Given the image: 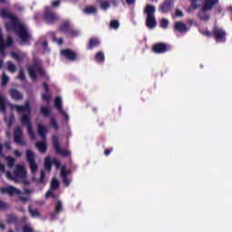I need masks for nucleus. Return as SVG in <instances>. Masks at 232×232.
<instances>
[{
	"label": "nucleus",
	"mask_w": 232,
	"mask_h": 232,
	"mask_svg": "<svg viewBox=\"0 0 232 232\" xmlns=\"http://www.w3.org/2000/svg\"><path fill=\"white\" fill-rule=\"evenodd\" d=\"M0 17L7 19L8 22L5 23L6 29L14 30L22 43H28L32 39L30 33H28V28L8 10L2 9L0 11Z\"/></svg>",
	"instance_id": "f257e3e1"
},
{
	"label": "nucleus",
	"mask_w": 232,
	"mask_h": 232,
	"mask_svg": "<svg viewBox=\"0 0 232 232\" xmlns=\"http://www.w3.org/2000/svg\"><path fill=\"white\" fill-rule=\"evenodd\" d=\"M11 108L15 110L18 113H23L21 116V124L23 126H26L27 131L29 133L30 139H35V133L32 129V108H30V103L28 102H25L24 106L21 105H11Z\"/></svg>",
	"instance_id": "f03ea898"
},
{
	"label": "nucleus",
	"mask_w": 232,
	"mask_h": 232,
	"mask_svg": "<svg viewBox=\"0 0 232 232\" xmlns=\"http://www.w3.org/2000/svg\"><path fill=\"white\" fill-rule=\"evenodd\" d=\"M5 176L9 179V180H14V182H21L22 184H27L28 181H26L24 179L27 177L26 169L24 168V165H15L14 172L6 171Z\"/></svg>",
	"instance_id": "7ed1b4c3"
},
{
	"label": "nucleus",
	"mask_w": 232,
	"mask_h": 232,
	"mask_svg": "<svg viewBox=\"0 0 232 232\" xmlns=\"http://www.w3.org/2000/svg\"><path fill=\"white\" fill-rule=\"evenodd\" d=\"M143 12L147 15L146 24L148 28H155V26H157V20L155 19V6L147 5Z\"/></svg>",
	"instance_id": "20e7f679"
},
{
	"label": "nucleus",
	"mask_w": 232,
	"mask_h": 232,
	"mask_svg": "<svg viewBox=\"0 0 232 232\" xmlns=\"http://www.w3.org/2000/svg\"><path fill=\"white\" fill-rule=\"evenodd\" d=\"M38 133L40 135V137H42V139L44 140V141H39L35 143V146L37 148V150L39 151H41V153H44L46 152V133H48V127L43 125V123H39L38 124Z\"/></svg>",
	"instance_id": "39448f33"
},
{
	"label": "nucleus",
	"mask_w": 232,
	"mask_h": 232,
	"mask_svg": "<svg viewBox=\"0 0 232 232\" xmlns=\"http://www.w3.org/2000/svg\"><path fill=\"white\" fill-rule=\"evenodd\" d=\"M0 193L3 195L6 193L10 197L17 196L22 202H27L28 197H23V192L14 186H7L5 188H0Z\"/></svg>",
	"instance_id": "423d86ee"
},
{
	"label": "nucleus",
	"mask_w": 232,
	"mask_h": 232,
	"mask_svg": "<svg viewBox=\"0 0 232 232\" xmlns=\"http://www.w3.org/2000/svg\"><path fill=\"white\" fill-rule=\"evenodd\" d=\"M227 33L224 28L219 27L218 25H214L212 29V37L216 39L217 43H224Z\"/></svg>",
	"instance_id": "0eeeda50"
},
{
	"label": "nucleus",
	"mask_w": 232,
	"mask_h": 232,
	"mask_svg": "<svg viewBox=\"0 0 232 232\" xmlns=\"http://www.w3.org/2000/svg\"><path fill=\"white\" fill-rule=\"evenodd\" d=\"M210 10H213V7H209V5L208 6L207 4L203 2V6H201L200 11L197 14L198 19L205 22L209 21V19H211V15L208 12H210Z\"/></svg>",
	"instance_id": "6e6552de"
},
{
	"label": "nucleus",
	"mask_w": 232,
	"mask_h": 232,
	"mask_svg": "<svg viewBox=\"0 0 232 232\" xmlns=\"http://www.w3.org/2000/svg\"><path fill=\"white\" fill-rule=\"evenodd\" d=\"M29 77H31L32 81H37V75H43L44 71L43 67L39 64H34L28 68Z\"/></svg>",
	"instance_id": "1a4fd4ad"
},
{
	"label": "nucleus",
	"mask_w": 232,
	"mask_h": 232,
	"mask_svg": "<svg viewBox=\"0 0 232 232\" xmlns=\"http://www.w3.org/2000/svg\"><path fill=\"white\" fill-rule=\"evenodd\" d=\"M62 32H64L69 37H77L79 31H75L69 22H64L60 27Z\"/></svg>",
	"instance_id": "9d476101"
},
{
	"label": "nucleus",
	"mask_w": 232,
	"mask_h": 232,
	"mask_svg": "<svg viewBox=\"0 0 232 232\" xmlns=\"http://www.w3.org/2000/svg\"><path fill=\"white\" fill-rule=\"evenodd\" d=\"M53 146L58 155H61L62 157H70V151L61 149V145L59 144V139L57 138V136H54L53 138Z\"/></svg>",
	"instance_id": "9b49d317"
},
{
	"label": "nucleus",
	"mask_w": 232,
	"mask_h": 232,
	"mask_svg": "<svg viewBox=\"0 0 232 232\" xmlns=\"http://www.w3.org/2000/svg\"><path fill=\"white\" fill-rule=\"evenodd\" d=\"M173 6H175V0H164L159 10L161 14H168L171 12Z\"/></svg>",
	"instance_id": "f8f14e48"
},
{
	"label": "nucleus",
	"mask_w": 232,
	"mask_h": 232,
	"mask_svg": "<svg viewBox=\"0 0 232 232\" xmlns=\"http://www.w3.org/2000/svg\"><path fill=\"white\" fill-rule=\"evenodd\" d=\"M35 154L32 152L31 150L26 151V160L29 163V168L32 171V173H35L37 171V164L35 163Z\"/></svg>",
	"instance_id": "ddd939ff"
},
{
	"label": "nucleus",
	"mask_w": 232,
	"mask_h": 232,
	"mask_svg": "<svg viewBox=\"0 0 232 232\" xmlns=\"http://www.w3.org/2000/svg\"><path fill=\"white\" fill-rule=\"evenodd\" d=\"M168 50H169V46H168V44L157 43L152 45V52L154 53H166Z\"/></svg>",
	"instance_id": "4468645a"
},
{
	"label": "nucleus",
	"mask_w": 232,
	"mask_h": 232,
	"mask_svg": "<svg viewBox=\"0 0 232 232\" xmlns=\"http://www.w3.org/2000/svg\"><path fill=\"white\" fill-rule=\"evenodd\" d=\"M53 189H59V180L57 179H53L51 182V188L46 192L45 197L46 198H50V197H53V198H57V196L53 193Z\"/></svg>",
	"instance_id": "2eb2a0df"
},
{
	"label": "nucleus",
	"mask_w": 232,
	"mask_h": 232,
	"mask_svg": "<svg viewBox=\"0 0 232 232\" xmlns=\"http://www.w3.org/2000/svg\"><path fill=\"white\" fill-rule=\"evenodd\" d=\"M14 142L20 146H24L25 142L23 139V128L16 127L14 129Z\"/></svg>",
	"instance_id": "dca6fc26"
},
{
	"label": "nucleus",
	"mask_w": 232,
	"mask_h": 232,
	"mask_svg": "<svg viewBox=\"0 0 232 232\" xmlns=\"http://www.w3.org/2000/svg\"><path fill=\"white\" fill-rule=\"evenodd\" d=\"M13 44L14 40H12V37L10 36L7 37V42L5 44V42H3V34L0 31V53L3 57H5V48H7V46H12Z\"/></svg>",
	"instance_id": "f3484780"
},
{
	"label": "nucleus",
	"mask_w": 232,
	"mask_h": 232,
	"mask_svg": "<svg viewBox=\"0 0 232 232\" xmlns=\"http://www.w3.org/2000/svg\"><path fill=\"white\" fill-rule=\"evenodd\" d=\"M174 30L179 34H187V32H189V27L184 22L179 21L175 22Z\"/></svg>",
	"instance_id": "a211bd4d"
},
{
	"label": "nucleus",
	"mask_w": 232,
	"mask_h": 232,
	"mask_svg": "<svg viewBox=\"0 0 232 232\" xmlns=\"http://www.w3.org/2000/svg\"><path fill=\"white\" fill-rule=\"evenodd\" d=\"M52 164H54L56 168H61V161L57 159H53L52 160L50 157L45 158L44 168L45 169H47V171H50L52 169Z\"/></svg>",
	"instance_id": "6ab92c4d"
},
{
	"label": "nucleus",
	"mask_w": 232,
	"mask_h": 232,
	"mask_svg": "<svg viewBox=\"0 0 232 232\" xmlns=\"http://www.w3.org/2000/svg\"><path fill=\"white\" fill-rule=\"evenodd\" d=\"M44 18L45 19V21L47 23H55V21H57L59 19V17L57 16V14L52 13L50 11V8H47L45 10V14L44 15Z\"/></svg>",
	"instance_id": "aec40b11"
},
{
	"label": "nucleus",
	"mask_w": 232,
	"mask_h": 232,
	"mask_svg": "<svg viewBox=\"0 0 232 232\" xmlns=\"http://www.w3.org/2000/svg\"><path fill=\"white\" fill-rule=\"evenodd\" d=\"M61 55H63V57H65L67 61H75V59L77 58V54L75 53V52L68 49L61 51Z\"/></svg>",
	"instance_id": "412c9836"
},
{
	"label": "nucleus",
	"mask_w": 232,
	"mask_h": 232,
	"mask_svg": "<svg viewBox=\"0 0 232 232\" xmlns=\"http://www.w3.org/2000/svg\"><path fill=\"white\" fill-rule=\"evenodd\" d=\"M11 57H13V59H14V61H17L18 63H23V61H24V59H26V53H23V52H19V53H11Z\"/></svg>",
	"instance_id": "4be33fe9"
},
{
	"label": "nucleus",
	"mask_w": 232,
	"mask_h": 232,
	"mask_svg": "<svg viewBox=\"0 0 232 232\" xmlns=\"http://www.w3.org/2000/svg\"><path fill=\"white\" fill-rule=\"evenodd\" d=\"M9 95L14 101H23V94L15 89L10 90Z\"/></svg>",
	"instance_id": "5701e85b"
},
{
	"label": "nucleus",
	"mask_w": 232,
	"mask_h": 232,
	"mask_svg": "<svg viewBox=\"0 0 232 232\" xmlns=\"http://www.w3.org/2000/svg\"><path fill=\"white\" fill-rule=\"evenodd\" d=\"M70 173V170H66V169L64 168V166L62 167V170H61V177L64 182V185L66 187L70 186V180H68V175Z\"/></svg>",
	"instance_id": "b1692460"
},
{
	"label": "nucleus",
	"mask_w": 232,
	"mask_h": 232,
	"mask_svg": "<svg viewBox=\"0 0 232 232\" xmlns=\"http://www.w3.org/2000/svg\"><path fill=\"white\" fill-rule=\"evenodd\" d=\"M44 87L46 93L42 95V99L44 101H46V102H50V99H52V94H50V90L48 89V85L46 83H44Z\"/></svg>",
	"instance_id": "393cba45"
},
{
	"label": "nucleus",
	"mask_w": 232,
	"mask_h": 232,
	"mask_svg": "<svg viewBox=\"0 0 232 232\" xmlns=\"http://www.w3.org/2000/svg\"><path fill=\"white\" fill-rule=\"evenodd\" d=\"M101 44V42L97 38H92L89 40V45L88 49L92 50V48H95V46H99Z\"/></svg>",
	"instance_id": "a878e982"
},
{
	"label": "nucleus",
	"mask_w": 232,
	"mask_h": 232,
	"mask_svg": "<svg viewBox=\"0 0 232 232\" xmlns=\"http://www.w3.org/2000/svg\"><path fill=\"white\" fill-rule=\"evenodd\" d=\"M54 107L56 108V110L61 111V113H63V100H61V98H59V97L55 98V100H54Z\"/></svg>",
	"instance_id": "bb28decb"
},
{
	"label": "nucleus",
	"mask_w": 232,
	"mask_h": 232,
	"mask_svg": "<svg viewBox=\"0 0 232 232\" xmlns=\"http://www.w3.org/2000/svg\"><path fill=\"white\" fill-rule=\"evenodd\" d=\"M33 179L34 180V182H36L37 184H44V180L46 179V175L44 174V170L41 171V176L39 180H37V179L33 178Z\"/></svg>",
	"instance_id": "cd10ccee"
},
{
	"label": "nucleus",
	"mask_w": 232,
	"mask_h": 232,
	"mask_svg": "<svg viewBox=\"0 0 232 232\" xmlns=\"http://www.w3.org/2000/svg\"><path fill=\"white\" fill-rule=\"evenodd\" d=\"M5 150H12L10 142H5L4 146L0 144V155H5Z\"/></svg>",
	"instance_id": "c85d7f7f"
},
{
	"label": "nucleus",
	"mask_w": 232,
	"mask_h": 232,
	"mask_svg": "<svg viewBox=\"0 0 232 232\" xmlns=\"http://www.w3.org/2000/svg\"><path fill=\"white\" fill-rule=\"evenodd\" d=\"M5 106H6V97H5V95L3 94H0V111H3Z\"/></svg>",
	"instance_id": "c756f323"
},
{
	"label": "nucleus",
	"mask_w": 232,
	"mask_h": 232,
	"mask_svg": "<svg viewBox=\"0 0 232 232\" xmlns=\"http://www.w3.org/2000/svg\"><path fill=\"white\" fill-rule=\"evenodd\" d=\"M205 5L214 8L216 5H218V0H204Z\"/></svg>",
	"instance_id": "7c9ffc66"
},
{
	"label": "nucleus",
	"mask_w": 232,
	"mask_h": 232,
	"mask_svg": "<svg viewBox=\"0 0 232 232\" xmlns=\"http://www.w3.org/2000/svg\"><path fill=\"white\" fill-rule=\"evenodd\" d=\"M7 70L13 73L17 72V67L12 62H7Z\"/></svg>",
	"instance_id": "2f4dec72"
},
{
	"label": "nucleus",
	"mask_w": 232,
	"mask_h": 232,
	"mask_svg": "<svg viewBox=\"0 0 232 232\" xmlns=\"http://www.w3.org/2000/svg\"><path fill=\"white\" fill-rule=\"evenodd\" d=\"M6 164L8 168H14V164H15V159L12 157H6L5 158Z\"/></svg>",
	"instance_id": "473e14b6"
},
{
	"label": "nucleus",
	"mask_w": 232,
	"mask_h": 232,
	"mask_svg": "<svg viewBox=\"0 0 232 232\" xmlns=\"http://www.w3.org/2000/svg\"><path fill=\"white\" fill-rule=\"evenodd\" d=\"M10 81V77H8V75H6V73H3L2 75V86L5 87L8 84V82Z\"/></svg>",
	"instance_id": "72a5a7b5"
},
{
	"label": "nucleus",
	"mask_w": 232,
	"mask_h": 232,
	"mask_svg": "<svg viewBox=\"0 0 232 232\" xmlns=\"http://www.w3.org/2000/svg\"><path fill=\"white\" fill-rule=\"evenodd\" d=\"M63 211V201L58 200L55 205V215Z\"/></svg>",
	"instance_id": "f704fd0d"
},
{
	"label": "nucleus",
	"mask_w": 232,
	"mask_h": 232,
	"mask_svg": "<svg viewBox=\"0 0 232 232\" xmlns=\"http://www.w3.org/2000/svg\"><path fill=\"white\" fill-rule=\"evenodd\" d=\"M41 113L44 117H48L50 115V108L44 106L41 108Z\"/></svg>",
	"instance_id": "c9c22d12"
},
{
	"label": "nucleus",
	"mask_w": 232,
	"mask_h": 232,
	"mask_svg": "<svg viewBox=\"0 0 232 232\" xmlns=\"http://www.w3.org/2000/svg\"><path fill=\"white\" fill-rule=\"evenodd\" d=\"M95 57H96V61H98L99 63L104 62V53L99 52L98 53H96Z\"/></svg>",
	"instance_id": "e433bc0d"
},
{
	"label": "nucleus",
	"mask_w": 232,
	"mask_h": 232,
	"mask_svg": "<svg viewBox=\"0 0 232 232\" xmlns=\"http://www.w3.org/2000/svg\"><path fill=\"white\" fill-rule=\"evenodd\" d=\"M199 33L205 35L206 37H213V31L210 32L209 30L206 29V30H199Z\"/></svg>",
	"instance_id": "4c0bfd02"
},
{
	"label": "nucleus",
	"mask_w": 232,
	"mask_h": 232,
	"mask_svg": "<svg viewBox=\"0 0 232 232\" xmlns=\"http://www.w3.org/2000/svg\"><path fill=\"white\" fill-rule=\"evenodd\" d=\"M85 14H95L97 12V9L93 6H88L84 9Z\"/></svg>",
	"instance_id": "58836bf2"
},
{
	"label": "nucleus",
	"mask_w": 232,
	"mask_h": 232,
	"mask_svg": "<svg viewBox=\"0 0 232 232\" xmlns=\"http://www.w3.org/2000/svg\"><path fill=\"white\" fill-rule=\"evenodd\" d=\"M169 24V21H168V19L166 18H163L160 22V26L162 28H165V29L168 28Z\"/></svg>",
	"instance_id": "ea45409f"
},
{
	"label": "nucleus",
	"mask_w": 232,
	"mask_h": 232,
	"mask_svg": "<svg viewBox=\"0 0 232 232\" xmlns=\"http://www.w3.org/2000/svg\"><path fill=\"white\" fill-rule=\"evenodd\" d=\"M102 10H108L110 8V2L109 1H103L101 4Z\"/></svg>",
	"instance_id": "a19ab883"
},
{
	"label": "nucleus",
	"mask_w": 232,
	"mask_h": 232,
	"mask_svg": "<svg viewBox=\"0 0 232 232\" xmlns=\"http://www.w3.org/2000/svg\"><path fill=\"white\" fill-rule=\"evenodd\" d=\"M22 231L23 232H34V228H32V227H30V225H25L23 227Z\"/></svg>",
	"instance_id": "79ce46f5"
},
{
	"label": "nucleus",
	"mask_w": 232,
	"mask_h": 232,
	"mask_svg": "<svg viewBox=\"0 0 232 232\" xmlns=\"http://www.w3.org/2000/svg\"><path fill=\"white\" fill-rule=\"evenodd\" d=\"M29 213L32 217H39V210L29 208Z\"/></svg>",
	"instance_id": "37998d69"
},
{
	"label": "nucleus",
	"mask_w": 232,
	"mask_h": 232,
	"mask_svg": "<svg viewBox=\"0 0 232 232\" xmlns=\"http://www.w3.org/2000/svg\"><path fill=\"white\" fill-rule=\"evenodd\" d=\"M10 206L8 203L3 202L0 200V209H8Z\"/></svg>",
	"instance_id": "c03bdc74"
},
{
	"label": "nucleus",
	"mask_w": 232,
	"mask_h": 232,
	"mask_svg": "<svg viewBox=\"0 0 232 232\" xmlns=\"http://www.w3.org/2000/svg\"><path fill=\"white\" fill-rule=\"evenodd\" d=\"M17 78L20 79V81H24L25 77H24V72H23V70L19 71V75Z\"/></svg>",
	"instance_id": "a18cd8bd"
},
{
	"label": "nucleus",
	"mask_w": 232,
	"mask_h": 232,
	"mask_svg": "<svg viewBox=\"0 0 232 232\" xmlns=\"http://www.w3.org/2000/svg\"><path fill=\"white\" fill-rule=\"evenodd\" d=\"M175 15L176 17H184V13H182V11L179 9H176Z\"/></svg>",
	"instance_id": "49530a36"
},
{
	"label": "nucleus",
	"mask_w": 232,
	"mask_h": 232,
	"mask_svg": "<svg viewBox=\"0 0 232 232\" xmlns=\"http://www.w3.org/2000/svg\"><path fill=\"white\" fill-rule=\"evenodd\" d=\"M60 5H61V2L60 1H53L52 2L53 8H59Z\"/></svg>",
	"instance_id": "de8ad7c7"
},
{
	"label": "nucleus",
	"mask_w": 232,
	"mask_h": 232,
	"mask_svg": "<svg viewBox=\"0 0 232 232\" xmlns=\"http://www.w3.org/2000/svg\"><path fill=\"white\" fill-rule=\"evenodd\" d=\"M51 124L53 126L54 130H58L59 126L57 125V121L54 119H51Z\"/></svg>",
	"instance_id": "09e8293b"
},
{
	"label": "nucleus",
	"mask_w": 232,
	"mask_h": 232,
	"mask_svg": "<svg viewBox=\"0 0 232 232\" xmlns=\"http://www.w3.org/2000/svg\"><path fill=\"white\" fill-rule=\"evenodd\" d=\"M110 27L111 28H117V21L113 20L111 22V24H110Z\"/></svg>",
	"instance_id": "8fccbe9b"
},
{
	"label": "nucleus",
	"mask_w": 232,
	"mask_h": 232,
	"mask_svg": "<svg viewBox=\"0 0 232 232\" xmlns=\"http://www.w3.org/2000/svg\"><path fill=\"white\" fill-rule=\"evenodd\" d=\"M30 193H32V190L28 188H24V192H22V195H30Z\"/></svg>",
	"instance_id": "3c124183"
},
{
	"label": "nucleus",
	"mask_w": 232,
	"mask_h": 232,
	"mask_svg": "<svg viewBox=\"0 0 232 232\" xmlns=\"http://www.w3.org/2000/svg\"><path fill=\"white\" fill-rule=\"evenodd\" d=\"M14 156H16L17 158L22 157L23 153H21V151L19 150H14Z\"/></svg>",
	"instance_id": "603ef678"
},
{
	"label": "nucleus",
	"mask_w": 232,
	"mask_h": 232,
	"mask_svg": "<svg viewBox=\"0 0 232 232\" xmlns=\"http://www.w3.org/2000/svg\"><path fill=\"white\" fill-rule=\"evenodd\" d=\"M127 5H135V0H125Z\"/></svg>",
	"instance_id": "864d4df0"
},
{
	"label": "nucleus",
	"mask_w": 232,
	"mask_h": 232,
	"mask_svg": "<svg viewBox=\"0 0 232 232\" xmlns=\"http://www.w3.org/2000/svg\"><path fill=\"white\" fill-rule=\"evenodd\" d=\"M110 153H111V150H110V149H107V150L104 151V155H105L106 157H108V155H110Z\"/></svg>",
	"instance_id": "5fc2aeb1"
},
{
	"label": "nucleus",
	"mask_w": 232,
	"mask_h": 232,
	"mask_svg": "<svg viewBox=\"0 0 232 232\" xmlns=\"http://www.w3.org/2000/svg\"><path fill=\"white\" fill-rule=\"evenodd\" d=\"M57 44H59V45L63 44V38H59L57 40Z\"/></svg>",
	"instance_id": "6e6d98bb"
},
{
	"label": "nucleus",
	"mask_w": 232,
	"mask_h": 232,
	"mask_svg": "<svg viewBox=\"0 0 232 232\" xmlns=\"http://www.w3.org/2000/svg\"><path fill=\"white\" fill-rule=\"evenodd\" d=\"M62 113L64 115V117H65L66 121H68V119H69L68 114H66V113H64V112H62Z\"/></svg>",
	"instance_id": "4d7b16f0"
},
{
	"label": "nucleus",
	"mask_w": 232,
	"mask_h": 232,
	"mask_svg": "<svg viewBox=\"0 0 232 232\" xmlns=\"http://www.w3.org/2000/svg\"><path fill=\"white\" fill-rule=\"evenodd\" d=\"M5 224H3V223H1L0 224V229H5Z\"/></svg>",
	"instance_id": "13d9d810"
},
{
	"label": "nucleus",
	"mask_w": 232,
	"mask_h": 232,
	"mask_svg": "<svg viewBox=\"0 0 232 232\" xmlns=\"http://www.w3.org/2000/svg\"><path fill=\"white\" fill-rule=\"evenodd\" d=\"M7 222H12V219H11V218H8V219H7Z\"/></svg>",
	"instance_id": "bf43d9fd"
},
{
	"label": "nucleus",
	"mask_w": 232,
	"mask_h": 232,
	"mask_svg": "<svg viewBox=\"0 0 232 232\" xmlns=\"http://www.w3.org/2000/svg\"><path fill=\"white\" fill-rule=\"evenodd\" d=\"M0 3H5V0H0Z\"/></svg>",
	"instance_id": "052dcab7"
},
{
	"label": "nucleus",
	"mask_w": 232,
	"mask_h": 232,
	"mask_svg": "<svg viewBox=\"0 0 232 232\" xmlns=\"http://www.w3.org/2000/svg\"><path fill=\"white\" fill-rule=\"evenodd\" d=\"M117 28H119V22H117Z\"/></svg>",
	"instance_id": "680f3d73"
},
{
	"label": "nucleus",
	"mask_w": 232,
	"mask_h": 232,
	"mask_svg": "<svg viewBox=\"0 0 232 232\" xmlns=\"http://www.w3.org/2000/svg\"><path fill=\"white\" fill-rule=\"evenodd\" d=\"M52 217H55V214H53Z\"/></svg>",
	"instance_id": "e2e57ef3"
}]
</instances>
